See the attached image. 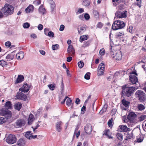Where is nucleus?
Wrapping results in <instances>:
<instances>
[{
	"mask_svg": "<svg viewBox=\"0 0 146 146\" xmlns=\"http://www.w3.org/2000/svg\"><path fill=\"white\" fill-rule=\"evenodd\" d=\"M137 88H136L133 86H128L126 85L123 88L122 93L123 94V97L127 96L129 97L131 96L133 93L136 89L138 88V86H137Z\"/></svg>",
	"mask_w": 146,
	"mask_h": 146,
	"instance_id": "nucleus-1",
	"label": "nucleus"
},
{
	"mask_svg": "<svg viewBox=\"0 0 146 146\" xmlns=\"http://www.w3.org/2000/svg\"><path fill=\"white\" fill-rule=\"evenodd\" d=\"M14 7L11 5L8 4L5 5L1 11L3 13L6 15H10L12 14L14 11Z\"/></svg>",
	"mask_w": 146,
	"mask_h": 146,
	"instance_id": "nucleus-2",
	"label": "nucleus"
},
{
	"mask_svg": "<svg viewBox=\"0 0 146 146\" xmlns=\"http://www.w3.org/2000/svg\"><path fill=\"white\" fill-rule=\"evenodd\" d=\"M125 24L123 21L118 20L114 21L113 24L112 28L113 30H117L124 27Z\"/></svg>",
	"mask_w": 146,
	"mask_h": 146,
	"instance_id": "nucleus-3",
	"label": "nucleus"
},
{
	"mask_svg": "<svg viewBox=\"0 0 146 146\" xmlns=\"http://www.w3.org/2000/svg\"><path fill=\"white\" fill-rule=\"evenodd\" d=\"M110 54L111 57L117 60H120L122 58V54L120 51H118L116 52L115 51H112L111 50L110 51Z\"/></svg>",
	"mask_w": 146,
	"mask_h": 146,
	"instance_id": "nucleus-4",
	"label": "nucleus"
},
{
	"mask_svg": "<svg viewBox=\"0 0 146 146\" xmlns=\"http://www.w3.org/2000/svg\"><path fill=\"white\" fill-rule=\"evenodd\" d=\"M0 113L2 115L4 116L7 119L10 118L12 116L11 112L7 109L2 108L0 110Z\"/></svg>",
	"mask_w": 146,
	"mask_h": 146,
	"instance_id": "nucleus-5",
	"label": "nucleus"
},
{
	"mask_svg": "<svg viewBox=\"0 0 146 146\" xmlns=\"http://www.w3.org/2000/svg\"><path fill=\"white\" fill-rule=\"evenodd\" d=\"M17 138L15 136L11 134H9L7 137L6 141L9 144H12L15 143Z\"/></svg>",
	"mask_w": 146,
	"mask_h": 146,
	"instance_id": "nucleus-6",
	"label": "nucleus"
},
{
	"mask_svg": "<svg viewBox=\"0 0 146 146\" xmlns=\"http://www.w3.org/2000/svg\"><path fill=\"white\" fill-rule=\"evenodd\" d=\"M136 96L140 101H143L145 99V94L141 90L137 91L135 94Z\"/></svg>",
	"mask_w": 146,
	"mask_h": 146,
	"instance_id": "nucleus-7",
	"label": "nucleus"
},
{
	"mask_svg": "<svg viewBox=\"0 0 146 146\" xmlns=\"http://www.w3.org/2000/svg\"><path fill=\"white\" fill-rule=\"evenodd\" d=\"M136 117V115L134 112L131 111L129 112L128 114L127 118L130 122L136 123V122L135 118Z\"/></svg>",
	"mask_w": 146,
	"mask_h": 146,
	"instance_id": "nucleus-8",
	"label": "nucleus"
},
{
	"mask_svg": "<svg viewBox=\"0 0 146 146\" xmlns=\"http://www.w3.org/2000/svg\"><path fill=\"white\" fill-rule=\"evenodd\" d=\"M105 65L102 63L100 64L98 68V76L102 75L104 71Z\"/></svg>",
	"mask_w": 146,
	"mask_h": 146,
	"instance_id": "nucleus-9",
	"label": "nucleus"
},
{
	"mask_svg": "<svg viewBox=\"0 0 146 146\" xmlns=\"http://www.w3.org/2000/svg\"><path fill=\"white\" fill-rule=\"evenodd\" d=\"M86 29V26L84 24L79 25L78 27V33L80 35L83 34Z\"/></svg>",
	"mask_w": 146,
	"mask_h": 146,
	"instance_id": "nucleus-10",
	"label": "nucleus"
},
{
	"mask_svg": "<svg viewBox=\"0 0 146 146\" xmlns=\"http://www.w3.org/2000/svg\"><path fill=\"white\" fill-rule=\"evenodd\" d=\"M126 12V11H118L115 13V17L119 18L125 17L127 16Z\"/></svg>",
	"mask_w": 146,
	"mask_h": 146,
	"instance_id": "nucleus-11",
	"label": "nucleus"
},
{
	"mask_svg": "<svg viewBox=\"0 0 146 146\" xmlns=\"http://www.w3.org/2000/svg\"><path fill=\"white\" fill-rule=\"evenodd\" d=\"M129 77V80L133 84H135L137 85L138 84H139L137 78L136 76L130 75Z\"/></svg>",
	"mask_w": 146,
	"mask_h": 146,
	"instance_id": "nucleus-12",
	"label": "nucleus"
},
{
	"mask_svg": "<svg viewBox=\"0 0 146 146\" xmlns=\"http://www.w3.org/2000/svg\"><path fill=\"white\" fill-rule=\"evenodd\" d=\"M30 88V86L27 85V84H24L23 87L19 89L20 91H21L24 92H27Z\"/></svg>",
	"mask_w": 146,
	"mask_h": 146,
	"instance_id": "nucleus-13",
	"label": "nucleus"
},
{
	"mask_svg": "<svg viewBox=\"0 0 146 146\" xmlns=\"http://www.w3.org/2000/svg\"><path fill=\"white\" fill-rule=\"evenodd\" d=\"M16 97L18 99L23 100H26L27 98L26 96L22 92L17 93L16 95Z\"/></svg>",
	"mask_w": 146,
	"mask_h": 146,
	"instance_id": "nucleus-14",
	"label": "nucleus"
},
{
	"mask_svg": "<svg viewBox=\"0 0 146 146\" xmlns=\"http://www.w3.org/2000/svg\"><path fill=\"white\" fill-rule=\"evenodd\" d=\"M85 132L87 134H90L92 131V127L90 124L86 125L84 127Z\"/></svg>",
	"mask_w": 146,
	"mask_h": 146,
	"instance_id": "nucleus-15",
	"label": "nucleus"
},
{
	"mask_svg": "<svg viewBox=\"0 0 146 146\" xmlns=\"http://www.w3.org/2000/svg\"><path fill=\"white\" fill-rule=\"evenodd\" d=\"M62 123L61 121H57L56 124V130L58 132H60L62 129Z\"/></svg>",
	"mask_w": 146,
	"mask_h": 146,
	"instance_id": "nucleus-16",
	"label": "nucleus"
},
{
	"mask_svg": "<svg viewBox=\"0 0 146 146\" xmlns=\"http://www.w3.org/2000/svg\"><path fill=\"white\" fill-rule=\"evenodd\" d=\"M16 125L18 127H21L25 124V121L23 119H19L17 121L16 123Z\"/></svg>",
	"mask_w": 146,
	"mask_h": 146,
	"instance_id": "nucleus-17",
	"label": "nucleus"
},
{
	"mask_svg": "<svg viewBox=\"0 0 146 146\" xmlns=\"http://www.w3.org/2000/svg\"><path fill=\"white\" fill-rule=\"evenodd\" d=\"M67 52L70 55L72 56L75 53V51L74 49L71 45H70L67 49Z\"/></svg>",
	"mask_w": 146,
	"mask_h": 146,
	"instance_id": "nucleus-18",
	"label": "nucleus"
},
{
	"mask_svg": "<svg viewBox=\"0 0 146 146\" xmlns=\"http://www.w3.org/2000/svg\"><path fill=\"white\" fill-rule=\"evenodd\" d=\"M115 36L116 38L121 39V38H124L125 35L123 32L121 31L115 34Z\"/></svg>",
	"mask_w": 146,
	"mask_h": 146,
	"instance_id": "nucleus-19",
	"label": "nucleus"
},
{
	"mask_svg": "<svg viewBox=\"0 0 146 146\" xmlns=\"http://www.w3.org/2000/svg\"><path fill=\"white\" fill-rule=\"evenodd\" d=\"M24 54L23 52H20L16 54V57L17 59L21 60L24 57Z\"/></svg>",
	"mask_w": 146,
	"mask_h": 146,
	"instance_id": "nucleus-20",
	"label": "nucleus"
},
{
	"mask_svg": "<svg viewBox=\"0 0 146 146\" xmlns=\"http://www.w3.org/2000/svg\"><path fill=\"white\" fill-rule=\"evenodd\" d=\"M39 12L42 15H44L46 12V10L44 8V7L43 5H41L38 9Z\"/></svg>",
	"mask_w": 146,
	"mask_h": 146,
	"instance_id": "nucleus-21",
	"label": "nucleus"
},
{
	"mask_svg": "<svg viewBox=\"0 0 146 146\" xmlns=\"http://www.w3.org/2000/svg\"><path fill=\"white\" fill-rule=\"evenodd\" d=\"M33 9V6L30 5L25 9V11L26 13H29L32 12Z\"/></svg>",
	"mask_w": 146,
	"mask_h": 146,
	"instance_id": "nucleus-22",
	"label": "nucleus"
},
{
	"mask_svg": "<svg viewBox=\"0 0 146 146\" xmlns=\"http://www.w3.org/2000/svg\"><path fill=\"white\" fill-rule=\"evenodd\" d=\"M119 128L120 129V131L125 132L128 130V128L127 126L125 125H120L119 126Z\"/></svg>",
	"mask_w": 146,
	"mask_h": 146,
	"instance_id": "nucleus-23",
	"label": "nucleus"
},
{
	"mask_svg": "<svg viewBox=\"0 0 146 146\" xmlns=\"http://www.w3.org/2000/svg\"><path fill=\"white\" fill-rule=\"evenodd\" d=\"M15 55V53L13 52L7 55L6 57V59L7 60H13Z\"/></svg>",
	"mask_w": 146,
	"mask_h": 146,
	"instance_id": "nucleus-24",
	"label": "nucleus"
},
{
	"mask_svg": "<svg viewBox=\"0 0 146 146\" xmlns=\"http://www.w3.org/2000/svg\"><path fill=\"white\" fill-rule=\"evenodd\" d=\"M34 120V118L33 115L31 114H30L29 115L28 119V124L30 125L32 124Z\"/></svg>",
	"mask_w": 146,
	"mask_h": 146,
	"instance_id": "nucleus-25",
	"label": "nucleus"
},
{
	"mask_svg": "<svg viewBox=\"0 0 146 146\" xmlns=\"http://www.w3.org/2000/svg\"><path fill=\"white\" fill-rule=\"evenodd\" d=\"M24 80V77L21 75H20L18 76L17 78L16 83H18L21 82L23 81Z\"/></svg>",
	"mask_w": 146,
	"mask_h": 146,
	"instance_id": "nucleus-26",
	"label": "nucleus"
},
{
	"mask_svg": "<svg viewBox=\"0 0 146 146\" xmlns=\"http://www.w3.org/2000/svg\"><path fill=\"white\" fill-rule=\"evenodd\" d=\"M133 136V133L132 132H128L126 135V140H128L132 138Z\"/></svg>",
	"mask_w": 146,
	"mask_h": 146,
	"instance_id": "nucleus-27",
	"label": "nucleus"
},
{
	"mask_svg": "<svg viewBox=\"0 0 146 146\" xmlns=\"http://www.w3.org/2000/svg\"><path fill=\"white\" fill-rule=\"evenodd\" d=\"M90 4V2L89 0H82V4L85 6H88Z\"/></svg>",
	"mask_w": 146,
	"mask_h": 146,
	"instance_id": "nucleus-28",
	"label": "nucleus"
},
{
	"mask_svg": "<svg viewBox=\"0 0 146 146\" xmlns=\"http://www.w3.org/2000/svg\"><path fill=\"white\" fill-rule=\"evenodd\" d=\"M48 2L51 5V7L52 10L53 11L55 6L54 2L52 0H47Z\"/></svg>",
	"mask_w": 146,
	"mask_h": 146,
	"instance_id": "nucleus-29",
	"label": "nucleus"
},
{
	"mask_svg": "<svg viewBox=\"0 0 146 146\" xmlns=\"http://www.w3.org/2000/svg\"><path fill=\"white\" fill-rule=\"evenodd\" d=\"M22 107V104L21 103L18 102L16 103L15 105V108L19 111Z\"/></svg>",
	"mask_w": 146,
	"mask_h": 146,
	"instance_id": "nucleus-30",
	"label": "nucleus"
},
{
	"mask_svg": "<svg viewBox=\"0 0 146 146\" xmlns=\"http://www.w3.org/2000/svg\"><path fill=\"white\" fill-rule=\"evenodd\" d=\"M32 134L31 133V131H27L25 135V137L29 139H32Z\"/></svg>",
	"mask_w": 146,
	"mask_h": 146,
	"instance_id": "nucleus-31",
	"label": "nucleus"
},
{
	"mask_svg": "<svg viewBox=\"0 0 146 146\" xmlns=\"http://www.w3.org/2000/svg\"><path fill=\"white\" fill-rule=\"evenodd\" d=\"M122 103L123 105L126 107H129L130 102L126 101L125 100L123 99L122 101Z\"/></svg>",
	"mask_w": 146,
	"mask_h": 146,
	"instance_id": "nucleus-32",
	"label": "nucleus"
},
{
	"mask_svg": "<svg viewBox=\"0 0 146 146\" xmlns=\"http://www.w3.org/2000/svg\"><path fill=\"white\" fill-rule=\"evenodd\" d=\"M137 108L139 111H142L145 109V107L142 104H138Z\"/></svg>",
	"mask_w": 146,
	"mask_h": 146,
	"instance_id": "nucleus-33",
	"label": "nucleus"
},
{
	"mask_svg": "<svg viewBox=\"0 0 146 146\" xmlns=\"http://www.w3.org/2000/svg\"><path fill=\"white\" fill-rule=\"evenodd\" d=\"M25 144V141L23 139H20L17 142V144L19 146H22L23 145Z\"/></svg>",
	"mask_w": 146,
	"mask_h": 146,
	"instance_id": "nucleus-34",
	"label": "nucleus"
},
{
	"mask_svg": "<svg viewBox=\"0 0 146 146\" xmlns=\"http://www.w3.org/2000/svg\"><path fill=\"white\" fill-rule=\"evenodd\" d=\"M87 39V35H85L81 36L80 37V42H82L83 41L86 40Z\"/></svg>",
	"mask_w": 146,
	"mask_h": 146,
	"instance_id": "nucleus-35",
	"label": "nucleus"
},
{
	"mask_svg": "<svg viewBox=\"0 0 146 146\" xmlns=\"http://www.w3.org/2000/svg\"><path fill=\"white\" fill-rule=\"evenodd\" d=\"M146 118V115H142L138 118L139 121H141Z\"/></svg>",
	"mask_w": 146,
	"mask_h": 146,
	"instance_id": "nucleus-36",
	"label": "nucleus"
},
{
	"mask_svg": "<svg viewBox=\"0 0 146 146\" xmlns=\"http://www.w3.org/2000/svg\"><path fill=\"white\" fill-rule=\"evenodd\" d=\"M5 106L8 109H11L12 107V104L10 101H8L5 103Z\"/></svg>",
	"mask_w": 146,
	"mask_h": 146,
	"instance_id": "nucleus-37",
	"label": "nucleus"
},
{
	"mask_svg": "<svg viewBox=\"0 0 146 146\" xmlns=\"http://www.w3.org/2000/svg\"><path fill=\"white\" fill-rule=\"evenodd\" d=\"M144 136L142 135H141L139 138L137 139V142L140 143L142 142Z\"/></svg>",
	"mask_w": 146,
	"mask_h": 146,
	"instance_id": "nucleus-38",
	"label": "nucleus"
},
{
	"mask_svg": "<svg viewBox=\"0 0 146 146\" xmlns=\"http://www.w3.org/2000/svg\"><path fill=\"white\" fill-rule=\"evenodd\" d=\"M116 137L120 141L122 140L123 139V136L122 135L119 133H117Z\"/></svg>",
	"mask_w": 146,
	"mask_h": 146,
	"instance_id": "nucleus-39",
	"label": "nucleus"
},
{
	"mask_svg": "<svg viewBox=\"0 0 146 146\" xmlns=\"http://www.w3.org/2000/svg\"><path fill=\"white\" fill-rule=\"evenodd\" d=\"M72 101L71 99L68 98L66 101V104L69 107L72 104Z\"/></svg>",
	"mask_w": 146,
	"mask_h": 146,
	"instance_id": "nucleus-40",
	"label": "nucleus"
},
{
	"mask_svg": "<svg viewBox=\"0 0 146 146\" xmlns=\"http://www.w3.org/2000/svg\"><path fill=\"white\" fill-rule=\"evenodd\" d=\"M93 13L94 16L96 18L98 17H99V14L98 11L96 10H94L93 11Z\"/></svg>",
	"mask_w": 146,
	"mask_h": 146,
	"instance_id": "nucleus-41",
	"label": "nucleus"
},
{
	"mask_svg": "<svg viewBox=\"0 0 146 146\" xmlns=\"http://www.w3.org/2000/svg\"><path fill=\"white\" fill-rule=\"evenodd\" d=\"M5 45L7 48H11L13 46L11 45V43L9 41H7L5 43Z\"/></svg>",
	"mask_w": 146,
	"mask_h": 146,
	"instance_id": "nucleus-42",
	"label": "nucleus"
},
{
	"mask_svg": "<svg viewBox=\"0 0 146 146\" xmlns=\"http://www.w3.org/2000/svg\"><path fill=\"white\" fill-rule=\"evenodd\" d=\"M7 64V62L5 61L2 60L0 61V65L1 66L3 67Z\"/></svg>",
	"mask_w": 146,
	"mask_h": 146,
	"instance_id": "nucleus-43",
	"label": "nucleus"
},
{
	"mask_svg": "<svg viewBox=\"0 0 146 146\" xmlns=\"http://www.w3.org/2000/svg\"><path fill=\"white\" fill-rule=\"evenodd\" d=\"M110 131L109 130H107L104 134L108 136L109 139L112 138L111 137L110 135Z\"/></svg>",
	"mask_w": 146,
	"mask_h": 146,
	"instance_id": "nucleus-44",
	"label": "nucleus"
},
{
	"mask_svg": "<svg viewBox=\"0 0 146 146\" xmlns=\"http://www.w3.org/2000/svg\"><path fill=\"white\" fill-rule=\"evenodd\" d=\"M107 108V107H106L105 106H104V107L102 108L99 112V114H102L104 112H106V110Z\"/></svg>",
	"mask_w": 146,
	"mask_h": 146,
	"instance_id": "nucleus-45",
	"label": "nucleus"
},
{
	"mask_svg": "<svg viewBox=\"0 0 146 146\" xmlns=\"http://www.w3.org/2000/svg\"><path fill=\"white\" fill-rule=\"evenodd\" d=\"M105 50L104 48L101 49L100 50L99 54L100 55H104L105 54Z\"/></svg>",
	"mask_w": 146,
	"mask_h": 146,
	"instance_id": "nucleus-46",
	"label": "nucleus"
},
{
	"mask_svg": "<svg viewBox=\"0 0 146 146\" xmlns=\"http://www.w3.org/2000/svg\"><path fill=\"white\" fill-rule=\"evenodd\" d=\"M119 0H112L113 3V5L115 6H116L119 3L118 1Z\"/></svg>",
	"mask_w": 146,
	"mask_h": 146,
	"instance_id": "nucleus-47",
	"label": "nucleus"
},
{
	"mask_svg": "<svg viewBox=\"0 0 146 146\" xmlns=\"http://www.w3.org/2000/svg\"><path fill=\"white\" fill-rule=\"evenodd\" d=\"M78 65L79 67L80 68H81L84 66V63L83 62L80 61L78 63Z\"/></svg>",
	"mask_w": 146,
	"mask_h": 146,
	"instance_id": "nucleus-48",
	"label": "nucleus"
},
{
	"mask_svg": "<svg viewBox=\"0 0 146 146\" xmlns=\"http://www.w3.org/2000/svg\"><path fill=\"white\" fill-rule=\"evenodd\" d=\"M84 78L86 80H89L90 78V73H87L85 75Z\"/></svg>",
	"mask_w": 146,
	"mask_h": 146,
	"instance_id": "nucleus-49",
	"label": "nucleus"
},
{
	"mask_svg": "<svg viewBox=\"0 0 146 146\" xmlns=\"http://www.w3.org/2000/svg\"><path fill=\"white\" fill-rule=\"evenodd\" d=\"M41 0H36L33 2V3L36 5H39L41 3Z\"/></svg>",
	"mask_w": 146,
	"mask_h": 146,
	"instance_id": "nucleus-50",
	"label": "nucleus"
},
{
	"mask_svg": "<svg viewBox=\"0 0 146 146\" xmlns=\"http://www.w3.org/2000/svg\"><path fill=\"white\" fill-rule=\"evenodd\" d=\"M47 35L51 37H53L54 36V34L52 32L50 31L48 33Z\"/></svg>",
	"mask_w": 146,
	"mask_h": 146,
	"instance_id": "nucleus-51",
	"label": "nucleus"
},
{
	"mask_svg": "<svg viewBox=\"0 0 146 146\" xmlns=\"http://www.w3.org/2000/svg\"><path fill=\"white\" fill-rule=\"evenodd\" d=\"M49 88L52 90H53L55 88V86L54 85L52 84L49 85L48 86Z\"/></svg>",
	"mask_w": 146,
	"mask_h": 146,
	"instance_id": "nucleus-52",
	"label": "nucleus"
},
{
	"mask_svg": "<svg viewBox=\"0 0 146 146\" xmlns=\"http://www.w3.org/2000/svg\"><path fill=\"white\" fill-rule=\"evenodd\" d=\"M133 27L130 26L129 28H128L127 30L131 33H133Z\"/></svg>",
	"mask_w": 146,
	"mask_h": 146,
	"instance_id": "nucleus-53",
	"label": "nucleus"
},
{
	"mask_svg": "<svg viewBox=\"0 0 146 146\" xmlns=\"http://www.w3.org/2000/svg\"><path fill=\"white\" fill-rule=\"evenodd\" d=\"M59 47V46L58 44H56L52 46V48L53 50H56Z\"/></svg>",
	"mask_w": 146,
	"mask_h": 146,
	"instance_id": "nucleus-54",
	"label": "nucleus"
},
{
	"mask_svg": "<svg viewBox=\"0 0 146 146\" xmlns=\"http://www.w3.org/2000/svg\"><path fill=\"white\" fill-rule=\"evenodd\" d=\"M30 26V24L28 23H25L24 24L23 27L24 28H28Z\"/></svg>",
	"mask_w": 146,
	"mask_h": 146,
	"instance_id": "nucleus-55",
	"label": "nucleus"
},
{
	"mask_svg": "<svg viewBox=\"0 0 146 146\" xmlns=\"http://www.w3.org/2000/svg\"><path fill=\"white\" fill-rule=\"evenodd\" d=\"M84 18L86 20H88L90 18L89 15L88 13H85L84 15Z\"/></svg>",
	"mask_w": 146,
	"mask_h": 146,
	"instance_id": "nucleus-56",
	"label": "nucleus"
},
{
	"mask_svg": "<svg viewBox=\"0 0 146 146\" xmlns=\"http://www.w3.org/2000/svg\"><path fill=\"white\" fill-rule=\"evenodd\" d=\"M103 26V24L101 22H99L97 25V27L99 28H101Z\"/></svg>",
	"mask_w": 146,
	"mask_h": 146,
	"instance_id": "nucleus-57",
	"label": "nucleus"
},
{
	"mask_svg": "<svg viewBox=\"0 0 146 146\" xmlns=\"http://www.w3.org/2000/svg\"><path fill=\"white\" fill-rule=\"evenodd\" d=\"M81 113L84 114L85 113V111L86 110V107L85 106H83L81 108Z\"/></svg>",
	"mask_w": 146,
	"mask_h": 146,
	"instance_id": "nucleus-58",
	"label": "nucleus"
},
{
	"mask_svg": "<svg viewBox=\"0 0 146 146\" xmlns=\"http://www.w3.org/2000/svg\"><path fill=\"white\" fill-rule=\"evenodd\" d=\"M37 28L38 30L41 31L43 29V26L42 24H40L38 25Z\"/></svg>",
	"mask_w": 146,
	"mask_h": 146,
	"instance_id": "nucleus-59",
	"label": "nucleus"
},
{
	"mask_svg": "<svg viewBox=\"0 0 146 146\" xmlns=\"http://www.w3.org/2000/svg\"><path fill=\"white\" fill-rule=\"evenodd\" d=\"M112 119H110L109 120L108 122V125L109 127H112Z\"/></svg>",
	"mask_w": 146,
	"mask_h": 146,
	"instance_id": "nucleus-60",
	"label": "nucleus"
},
{
	"mask_svg": "<svg viewBox=\"0 0 146 146\" xmlns=\"http://www.w3.org/2000/svg\"><path fill=\"white\" fill-rule=\"evenodd\" d=\"M84 12V9L83 8H79L78 10V12H76L77 14H78V13H81Z\"/></svg>",
	"mask_w": 146,
	"mask_h": 146,
	"instance_id": "nucleus-61",
	"label": "nucleus"
},
{
	"mask_svg": "<svg viewBox=\"0 0 146 146\" xmlns=\"http://www.w3.org/2000/svg\"><path fill=\"white\" fill-rule=\"evenodd\" d=\"M90 44V42L89 41L84 42V46L86 47L88 46Z\"/></svg>",
	"mask_w": 146,
	"mask_h": 146,
	"instance_id": "nucleus-62",
	"label": "nucleus"
},
{
	"mask_svg": "<svg viewBox=\"0 0 146 146\" xmlns=\"http://www.w3.org/2000/svg\"><path fill=\"white\" fill-rule=\"evenodd\" d=\"M5 121V119L3 117H0V124L3 123Z\"/></svg>",
	"mask_w": 146,
	"mask_h": 146,
	"instance_id": "nucleus-63",
	"label": "nucleus"
},
{
	"mask_svg": "<svg viewBox=\"0 0 146 146\" xmlns=\"http://www.w3.org/2000/svg\"><path fill=\"white\" fill-rule=\"evenodd\" d=\"M65 27L64 25H61L60 27V31H62L64 30Z\"/></svg>",
	"mask_w": 146,
	"mask_h": 146,
	"instance_id": "nucleus-64",
	"label": "nucleus"
}]
</instances>
